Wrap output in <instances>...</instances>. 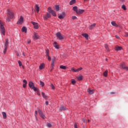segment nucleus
Masks as SVG:
<instances>
[{"instance_id":"nucleus-22","label":"nucleus","mask_w":128,"mask_h":128,"mask_svg":"<svg viewBox=\"0 0 128 128\" xmlns=\"http://www.w3.org/2000/svg\"><path fill=\"white\" fill-rule=\"evenodd\" d=\"M22 32H25V34H26V32H27L26 28L25 26H23L22 28Z\"/></svg>"},{"instance_id":"nucleus-56","label":"nucleus","mask_w":128,"mask_h":128,"mask_svg":"<svg viewBox=\"0 0 128 128\" xmlns=\"http://www.w3.org/2000/svg\"><path fill=\"white\" fill-rule=\"evenodd\" d=\"M114 94V92H110V94Z\"/></svg>"},{"instance_id":"nucleus-61","label":"nucleus","mask_w":128,"mask_h":128,"mask_svg":"<svg viewBox=\"0 0 128 128\" xmlns=\"http://www.w3.org/2000/svg\"><path fill=\"white\" fill-rule=\"evenodd\" d=\"M106 60H108V59H107V58H106Z\"/></svg>"},{"instance_id":"nucleus-60","label":"nucleus","mask_w":128,"mask_h":128,"mask_svg":"<svg viewBox=\"0 0 128 128\" xmlns=\"http://www.w3.org/2000/svg\"><path fill=\"white\" fill-rule=\"evenodd\" d=\"M84 0V2H86V0Z\"/></svg>"},{"instance_id":"nucleus-55","label":"nucleus","mask_w":128,"mask_h":128,"mask_svg":"<svg viewBox=\"0 0 128 128\" xmlns=\"http://www.w3.org/2000/svg\"><path fill=\"white\" fill-rule=\"evenodd\" d=\"M46 106H48V101H46Z\"/></svg>"},{"instance_id":"nucleus-2","label":"nucleus","mask_w":128,"mask_h":128,"mask_svg":"<svg viewBox=\"0 0 128 128\" xmlns=\"http://www.w3.org/2000/svg\"><path fill=\"white\" fill-rule=\"evenodd\" d=\"M0 32L3 36H6V28H4V25L2 24V22L0 20Z\"/></svg>"},{"instance_id":"nucleus-1","label":"nucleus","mask_w":128,"mask_h":128,"mask_svg":"<svg viewBox=\"0 0 128 128\" xmlns=\"http://www.w3.org/2000/svg\"><path fill=\"white\" fill-rule=\"evenodd\" d=\"M14 12L10 10V9H8V16L6 18V20L7 22H10V20L14 18Z\"/></svg>"},{"instance_id":"nucleus-26","label":"nucleus","mask_w":128,"mask_h":128,"mask_svg":"<svg viewBox=\"0 0 128 128\" xmlns=\"http://www.w3.org/2000/svg\"><path fill=\"white\" fill-rule=\"evenodd\" d=\"M66 108L64 106L62 105L60 107V110H66Z\"/></svg>"},{"instance_id":"nucleus-4","label":"nucleus","mask_w":128,"mask_h":128,"mask_svg":"<svg viewBox=\"0 0 128 128\" xmlns=\"http://www.w3.org/2000/svg\"><path fill=\"white\" fill-rule=\"evenodd\" d=\"M48 12H49V14H51L53 16H56V12L54 10H52V8L49 7L48 9Z\"/></svg>"},{"instance_id":"nucleus-7","label":"nucleus","mask_w":128,"mask_h":128,"mask_svg":"<svg viewBox=\"0 0 128 128\" xmlns=\"http://www.w3.org/2000/svg\"><path fill=\"white\" fill-rule=\"evenodd\" d=\"M56 36H57V38L58 40H64V36H62V34H60V32H58L56 33Z\"/></svg>"},{"instance_id":"nucleus-57","label":"nucleus","mask_w":128,"mask_h":128,"mask_svg":"<svg viewBox=\"0 0 128 128\" xmlns=\"http://www.w3.org/2000/svg\"><path fill=\"white\" fill-rule=\"evenodd\" d=\"M54 70V68H52L51 70H50V72H52V70Z\"/></svg>"},{"instance_id":"nucleus-42","label":"nucleus","mask_w":128,"mask_h":128,"mask_svg":"<svg viewBox=\"0 0 128 128\" xmlns=\"http://www.w3.org/2000/svg\"><path fill=\"white\" fill-rule=\"evenodd\" d=\"M18 63L19 66H22V62H20V60H18Z\"/></svg>"},{"instance_id":"nucleus-53","label":"nucleus","mask_w":128,"mask_h":128,"mask_svg":"<svg viewBox=\"0 0 128 128\" xmlns=\"http://www.w3.org/2000/svg\"><path fill=\"white\" fill-rule=\"evenodd\" d=\"M28 44H30V40H28Z\"/></svg>"},{"instance_id":"nucleus-27","label":"nucleus","mask_w":128,"mask_h":128,"mask_svg":"<svg viewBox=\"0 0 128 128\" xmlns=\"http://www.w3.org/2000/svg\"><path fill=\"white\" fill-rule=\"evenodd\" d=\"M36 10L37 12H40V7L38 6V5L36 4Z\"/></svg>"},{"instance_id":"nucleus-39","label":"nucleus","mask_w":128,"mask_h":128,"mask_svg":"<svg viewBox=\"0 0 128 128\" xmlns=\"http://www.w3.org/2000/svg\"><path fill=\"white\" fill-rule=\"evenodd\" d=\"M122 8L124 10H126V6L124 5H122Z\"/></svg>"},{"instance_id":"nucleus-59","label":"nucleus","mask_w":128,"mask_h":128,"mask_svg":"<svg viewBox=\"0 0 128 128\" xmlns=\"http://www.w3.org/2000/svg\"><path fill=\"white\" fill-rule=\"evenodd\" d=\"M88 120V122H90V120Z\"/></svg>"},{"instance_id":"nucleus-12","label":"nucleus","mask_w":128,"mask_h":128,"mask_svg":"<svg viewBox=\"0 0 128 128\" xmlns=\"http://www.w3.org/2000/svg\"><path fill=\"white\" fill-rule=\"evenodd\" d=\"M84 10L79 9L77 10L76 14H84Z\"/></svg>"},{"instance_id":"nucleus-5","label":"nucleus","mask_w":128,"mask_h":128,"mask_svg":"<svg viewBox=\"0 0 128 128\" xmlns=\"http://www.w3.org/2000/svg\"><path fill=\"white\" fill-rule=\"evenodd\" d=\"M8 39H6V42L4 43V54H6V50H8Z\"/></svg>"},{"instance_id":"nucleus-31","label":"nucleus","mask_w":128,"mask_h":128,"mask_svg":"<svg viewBox=\"0 0 128 128\" xmlns=\"http://www.w3.org/2000/svg\"><path fill=\"white\" fill-rule=\"evenodd\" d=\"M55 8L56 12H58V10H60V6L56 5Z\"/></svg>"},{"instance_id":"nucleus-28","label":"nucleus","mask_w":128,"mask_h":128,"mask_svg":"<svg viewBox=\"0 0 128 128\" xmlns=\"http://www.w3.org/2000/svg\"><path fill=\"white\" fill-rule=\"evenodd\" d=\"M122 48L120 46H117L116 47V50H120Z\"/></svg>"},{"instance_id":"nucleus-34","label":"nucleus","mask_w":128,"mask_h":128,"mask_svg":"<svg viewBox=\"0 0 128 128\" xmlns=\"http://www.w3.org/2000/svg\"><path fill=\"white\" fill-rule=\"evenodd\" d=\"M40 85L42 86H44V83L42 82V81L40 80Z\"/></svg>"},{"instance_id":"nucleus-41","label":"nucleus","mask_w":128,"mask_h":128,"mask_svg":"<svg viewBox=\"0 0 128 128\" xmlns=\"http://www.w3.org/2000/svg\"><path fill=\"white\" fill-rule=\"evenodd\" d=\"M47 126L48 128H52V124H50V123H47Z\"/></svg>"},{"instance_id":"nucleus-25","label":"nucleus","mask_w":128,"mask_h":128,"mask_svg":"<svg viewBox=\"0 0 128 128\" xmlns=\"http://www.w3.org/2000/svg\"><path fill=\"white\" fill-rule=\"evenodd\" d=\"M96 24H92L90 25V30H92V28H94V26H96Z\"/></svg>"},{"instance_id":"nucleus-47","label":"nucleus","mask_w":128,"mask_h":128,"mask_svg":"<svg viewBox=\"0 0 128 128\" xmlns=\"http://www.w3.org/2000/svg\"><path fill=\"white\" fill-rule=\"evenodd\" d=\"M74 128H78V125L76 124V123H75L74 124Z\"/></svg>"},{"instance_id":"nucleus-36","label":"nucleus","mask_w":128,"mask_h":128,"mask_svg":"<svg viewBox=\"0 0 128 128\" xmlns=\"http://www.w3.org/2000/svg\"><path fill=\"white\" fill-rule=\"evenodd\" d=\"M46 56L48 58V60L49 62H50L52 60V58H50V56Z\"/></svg>"},{"instance_id":"nucleus-19","label":"nucleus","mask_w":128,"mask_h":128,"mask_svg":"<svg viewBox=\"0 0 128 128\" xmlns=\"http://www.w3.org/2000/svg\"><path fill=\"white\" fill-rule=\"evenodd\" d=\"M40 70H43V68H44V64L42 63L39 66Z\"/></svg>"},{"instance_id":"nucleus-33","label":"nucleus","mask_w":128,"mask_h":128,"mask_svg":"<svg viewBox=\"0 0 128 128\" xmlns=\"http://www.w3.org/2000/svg\"><path fill=\"white\" fill-rule=\"evenodd\" d=\"M77 78L78 80H82V76H79L77 77Z\"/></svg>"},{"instance_id":"nucleus-6","label":"nucleus","mask_w":128,"mask_h":128,"mask_svg":"<svg viewBox=\"0 0 128 128\" xmlns=\"http://www.w3.org/2000/svg\"><path fill=\"white\" fill-rule=\"evenodd\" d=\"M38 112L40 118H42L44 120V118H46V116H44V113H42V110H38Z\"/></svg>"},{"instance_id":"nucleus-45","label":"nucleus","mask_w":128,"mask_h":128,"mask_svg":"<svg viewBox=\"0 0 128 128\" xmlns=\"http://www.w3.org/2000/svg\"><path fill=\"white\" fill-rule=\"evenodd\" d=\"M72 70L74 72H76V69H74V68H72Z\"/></svg>"},{"instance_id":"nucleus-9","label":"nucleus","mask_w":128,"mask_h":128,"mask_svg":"<svg viewBox=\"0 0 128 128\" xmlns=\"http://www.w3.org/2000/svg\"><path fill=\"white\" fill-rule=\"evenodd\" d=\"M50 16H51L50 14L48 12H47L46 14L44 16V20H48V18H50Z\"/></svg>"},{"instance_id":"nucleus-15","label":"nucleus","mask_w":128,"mask_h":128,"mask_svg":"<svg viewBox=\"0 0 128 128\" xmlns=\"http://www.w3.org/2000/svg\"><path fill=\"white\" fill-rule=\"evenodd\" d=\"M120 67L122 68L123 70H128V67L126 66V65H124V64H121Z\"/></svg>"},{"instance_id":"nucleus-14","label":"nucleus","mask_w":128,"mask_h":128,"mask_svg":"<svg viewBox=\"0 0 128 128\" xmlns=\"http://www.w3.org/2000/svg\"><path fill=\"white\" fill-rule=\"evenodd\" d=\"M54 62H56V58H54L52 59V63H51V66L52 68H54Z\"/></svg>"},{"instance_id":"nucleus-20","label":"nucleus","mask_w":128,"mask_h":128,"mask_svg":"<svg viewBox=\"0 0 128 128\" xmlns=\"http://www.w3.org/2000/svg\"><path fill=\"white\" fill-rule=\"evenodd\" d=\"M82 36L85 38H86V40H88V34H82Z\"/></svg>"},{"instance_id":"nucleus-51","label":"nucleus","mask_w":128,"mask_h":128,"mask_svg":"<svg viewBox=\"0 0 128 128\" xmlns=\"http://www.w3.org/2000/svg\"><path fill=\"white\" fill-rule=\"evenodd\" d=\"M115 37H116V38H118V40H120V36H118V35H116V36H115Z\"/></svg>"},{"instance_id":"nucleus-16","label":"nucleus","mask_w":128,"mask_h":128,"mask_svg":"<svg viewBox=\"0 0 128 128\" xmlns=\"http://www.w3.org/2000/svg\"><path fill=\"white\" fill-rule=\"evenodd\" d=\"M65 14H66V13L64 12H62V15H60L58 16V18H60V20H62L64 19V18L65 16Z\"/></svg>"},{"instance_id":"nucleus-3","label":"nucleus","mask_w":128,"mask_h":128,"mask_svg":"<svg viewBox=\"0 0 128 128\" xmlns=\"http://www.w3.org/2000/svg\"><path fill=\"white\" fill-rule=\"evenodd\" d=\"M28 86L32 90H33L34 92H38V88L34 86V82H30L28 83Z\"/></svg>"},{"instance_id":"nucleus-29","label":"nucleus","mask_w":128,"mask_h":128,"mask_svg":"<svg viewBox=\"0 0 128 128\" xmlns=\"http://www.w3.org/2000/svg\"><path fill=\"white\" fill-rule=\"evenodd\" d=\"M60 68H62V70H66V66L61 65L60 66Z\"/></svg>"},{"instance_id":"nucleus-18","label":"nucleus","mask_w":128,"mask_h":128,"mask_svg":"<svg viewBox=\"0 0 128 128\" xmlns=\"http://www.w3.org/2000/svg\"><path fill=\"white\" fill-rule=\"evenodd\" d=\"M111 24H112V26H116V28H118V26L116 24V23L115 22L112 21L111 22Z\"/></svg>"},{"instance_id":"nucleus-11","label":"nucleus","mask_w":128,"mask_h":128,"mask_svg":"<svg viewBox=\"0 0 128 128\" xmlns=\"http://www.w3.org/2000/svg\"><path fill=\"white\" fill-rule=\"evenodd\" d=\"M33 38L34 40H38L40 38V36H38V34H36V32H34L33 35Z\"/></svg>"},{"instance_id":"nucleus-46","label":"nucleus","mask_w":128,"mask_h":128,"mask_svg":"<svg viewBox=\"0 0 128 128\" xmlns=\"http://www.w3.org/2000/svg\"><path fill=\"white\" fill-rule=\"evenodd\" d=\"M23 82H24L26 84H28V82L26 80H23Z\"/></svg>"},{"instance_id":"nucleus-48","label":"nucleus","mask_w":128,"mask_h":128,"mask_svg":"<svg viewBox=\"0 0 128 128\" xmlns=\"http://www.w3.org/2000/svg\"><path fill=\"white\" fill-rule=\"evenodd\" d=\"M72 18L73 20H76L77 18H76V16H73L72 17Z\"/></svg>"},{"instance_id":"nucleus-43","label":"nucleus","mask_w":128,"mask_h":128,"mask_svg":"<svg viewBox=\"0 0 128 128\" xmlns=\"http://www.w3.org/2000/svg\"><path fill=\"white\" fill-rule=\"evenodd\" d=\"M50 86L52 88V90H54V86L53 84H50Z\"/></svg>"},{"instance_id":"nucleus-23","label":"nucleus","mask_w":128,"mask_h":128,"mask_svg":"<svg viewBox=\"0 0 128 128\" xmlns=\"http://www.w3.org/2000/svg\"><path fill=\"white\" fill-rule=\"evenodd\" d=\"M2 114L3 116V118L6 120V112H2Z\"/></svg>"},{"instance_id":"nucleus-24","label":"nucleus","mask_w":128,"mask_h":128,"mask_svg":"<svg viewBox=\"0 0 128 128\" xmlns=\"http://www.w3.org/2000/svg\"><path fill=\"white\" fill-rule=\"evenodd\" d=\"M76 4V0H72L70 2V6H72V4Z\"/></svg>"},{"instance_id":"nucleus-35","label":"nucleus","mask_w":128,"mask_h":128,"mask_svg":"<svg viewBox=\"0 0 128 128\" xmlns=\"http://www.w3.org/2000/svg\"><path fill=\"white\" fill-rule=\"evenodd\" d=\"M50 52V51L48 50H46V56H48V54Z\"/></svg>"},{"instance_id":"nucleus-54","label":"nucleus","mask_w":128,"mask_h":128,"mask_svg":"<svg viewBox=\"0 0 128 128\" xmlns=\"http://www.w3.org/2000/svg\"><path fill=\"white\" fill-rule=\"evenodd\" d=\"M37 94H38V96H40V92H38V91L37 92Z\"/></svg>"},{"instance_id":"nucleus-38","label":"nucleus","mask_w":128,"mask_h":128,"mask_svg":"<svg viewBox=\"0 0 128 128\" xmlns=\"http://www.w3.org/2000/svg\"><path fill=\"white\" fill-rule=\"evenodd\" d=\"M38 116V111H35V116H36V120H38V117L36 116Z\"/></svg>"},{"instance_id":"nucleus-50","label":"nucleus","mask_w":128,"mask_h":128,"mask_svg":"<svg viewBox=\"0 0 128 128\" xmlns=\"http://www.w3.org/2000/svg\"><path fill=\"white\" fill-rule=\"evenodd\" d=\"M82 120H83V122H84L85 124H86V119L83 118Z\"/></svg>"},{"instance_id":"nucleus-17","label":"nucleus","mask_w":128,"mask_h":128,"mask_svg":"<svg viewBox=\"0 0 128 128\" xmlns=\"http://www.w3.org/2000/svg\"><path fill=\"white\" fill-rule=\"evenodd\" d=\"M54 46V48H56V50H58V48H60V46L58 45V43L56 42H54L53 44Z\"/></svg>"},{"instance_id":"nucleus-10","label":"nucleus","mask_w":128,"mask_h":128,"mask_svg":"<svg viewBox=\"0 0 128 128\" xmlns=\"http://www.w3.org/2000/svg\"><path fill=\"white\" fill-rule=\"evenodd\" d=\"M89 94H92L94 92V90H92V88H89L87 90Z\"/></svg>"},{"instance_id":"nucleus-8","label":"nucleus","mask_w":128,"mask_h":128,"mask_svg":"<svg viewBox=\"0 0 128 128\" xmlns=\"http://www.w3.org/2000/svg\"><path fill=\"white\" fill-rule=\"evenodd\" d=\"M22 22H24V18L22 16H20L19 20L17 22L18 24H22Z\"/></svg>"},{"instance_id":"nucleus-52","label":"nucleus","mask_w":128,"mask_h":128,"mask_svg":"<svg viewBox=\"0 0 128 128\" xmlns=\"http://www.w3.org/2000/svg\"><path fill=\"white\" fill-rule=\"evenodd\" d=\"M124 36H128V32H126L125 34H124Z\"/></svg>"},{"instance_id":"nucleus-49","label":"nucleus","mask_w":128,"mask_h":128,"mask_svg":"<svg viewBox=\"0 0 128 128\" xmlns=\"http://www.w3.org/2000/svg\"><path fill=\"white\" fill-rule=\"evenodd\" d=\"M26 84H23V88H26Z\"/></svg>"},{"instance_id":"nucleus-32","label":"nucleus","mask_w":128,"mask_h":128,"mask_svg":"<svg viewBox=\"0 0 128 128\" xmlns=\"http://www.w3.org/2000/svg\"><path fill=\"white\" fill-rule=\"evenodd\" d=\"M73 10L76 12L78 10V7L76 6H75L74 7H73Z\"/></svg>"},{"instance_id":"nucleus-44","label":"nucleus","mask_w":128,"mask_h":128,"mask_svg":"<svg viewBox=\"0 0 128 128\" xmlns=\"http://www.w3.org/2000/svg\"><path fill=\"white\" fill-rule=\"evenodd\" d=\"M82 70V68H78V69H76V72H80V70Z\"/></svg>"},{"instance_id":"nucleus-21","label":"nucleus","mask_w":128,"mask_h":128,"mask_svg":"<svg viewBox=\"0 0 128 128\" xmlns=\"http://www.w3.org/2000/svg\"><path fill=\"white\" fill-rule=\"evenodd\" d=\"M42 94L44 98H45V100H48V96H46V94H44V92H42Z\"/></svg>"},{"instance_id":"nucleus-62","label":"nucleus","mask_w":128,"mask_h":128,"mask_svg":"<svg viewBox=\"0 0 128 128\" xmlns=\"http://www.w3.org/2000/svg\"><path fill=\"white\" fill-rule=\"evenodd\" d=\"M22 68H24V66H22Z\"/></svg>"},{"instance_id":"nucleus-37","label":"nucleus","mask_w":128,"mask_h":128,"mask_svg":"<svg viewBox=\"0 0 128 128\" xmlns=\"http://www.w3.org/2000/svg\"><path fill=\"white\" fill-rule=\"evenodd\" d=\"M105 48L108 52L110 50L108 49V44H105Z\"/></svg>"},{"instance_id":"nucleus-13","label":"nucleus","mask_w":128,"mask_h":128,"mask_svg":"<svg viewBox=\"0 0 128 128\" xmlns=\"http://www.w3.org/2000/svg\"><path fill=\"white\" fill-rule=\"evenodd\" d=\"M32 24L34 26V28H36V30H38V23H36V22H32Z\"/></svg>"},{"instance_id":"nucleus-40","label":"nucleus","mask_w":128,"mask_h":128,"mask_svg":"<svg viewBox=\"0 0 128 128\" xmlns=\"http://www.w3.org/2000/svg\"><path fill=\"white\" fill-rule=\"evenodd\" d=\"M71 82H72V84H76V82L74 80V79H72Z\"/></svg>"},{"instance_id":"nucleus-58","label":"nucleus","mask_w":128,"mask_h":128,"mask_svg":"<svg viewBox=\"0 0 128 128\" xmlns=\"http://www.w3.org/2000/svg\"><path fill=\"white\" fill-rule=\"evenodd\" d=\"M22 54H23V56H25V55H24V52H22Z\"/></svg>"},{"instance_id":"nucleus-30","label":"nucleus","mask_w":128,"mask_h":128,"mask_svg":"<svg viewBox=\"0 0 128 128\" xmlns=\"http://www.w3.org/2000/svg\"><path fill=\"white\" fill-rule=\"evenodd\" d=\"M103 76H105L106 78L108 76V70H106L104 72Z\"/></svg>"}]
</instances>
